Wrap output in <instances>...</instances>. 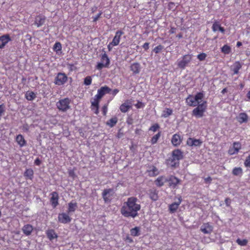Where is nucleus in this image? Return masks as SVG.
I'll return each instance as SVG.
<instances>
[{"instance_id": "obj_52", "label": "nucleus", "mask_w": 250, "mask_h": 250, "mask_svg": "<svg viewBox=\"0 0 250 250\" xmlns=\"http://www.w3.org/2000/svg\"><path fill=\"white\" fill-rule=\"evenodd\" d=\"M102 111H103V114L104 115H105L107 113V105H104L103 107Z\"/></svg>"}, {"instance_id": "obj_58", "label": "nucleus", "mask_w": 250, "mask_h": 250, "mask_svg": "<svg viewBox=\"0 0 250 250\" xmlns=\"http://www.w3.org/2000/svg\"><path fill=\"white\" fill-rule=\"evenodd\" d=\"M143 47L145 50H147L149 48V43L148 42L145 43Z\"/></svg>"}, {"instance_id": "obj_16", "label": "nucleus", "mask_w": 250, "mask_h": 250, "mask_svg": "<svg viewBox=\"0 0 250 250\" xmlns=\"http://www.w3.org/2000/svg\"><path fill=\"white\" fill-rule=\"evenodd\" d=\"M182 202L181 197H179L178 198V201L174 202L169 206V210L170 212H174L178 208L179 205Z\"/></svg>"}, {"instance_id": "obj_20", "label": "nucleus", "mask_w": 250, "mask_h": 250, "mask_svg": "<svg viewBox=\"0 0 250 250\" xmlns=\"http://www.w3.org/2000/svg\"><path fill=\"white\" fill-rule=\"evenodd\" d=\"M182 142V139L179 135L175 134L173 135L171 139V143L173 145L177 146L180 145Z\"/></svg>"}, {"instance_id": "obj_10", "label": "nucleus", "mask_w": 250, "mask_h": 250, "mask_svg": "<svg viewBox=\"0 0 250 250\" xmlns=\"http://www.w3.org/2000/svg\"><path fill=\"white\" fill-rule=\"evenodd\" d=\"M58 221L62 224H67L71 222V218L66 213H62L59 214Z\"/></svg>"}, {"instance_id": "obj_14", "label": "nucleus", "mask_w": 250, "mask_h": 250, "mask_svg": "<svg viewBox=\"0 0 250 250\" xmlns=\"http://www.w3.org/2000/svg\"><path fill=\"white\" fill-rule=\"evenodd\" d=\"M123 34L124 33L122 31H117L115 33V35L113 38L112 41L111 42V44L115 46L118 45L120 43L121 37Z\"/></svg>"}, {"instance_id": "obj_38", "label": "nucleus", "mask_w": 250, "mask_h": 250, "mask_svg": "<svg viewBox=\"0 0 250 250\" xmlns=\"http://www.w3.org/2000/svg\"><path fill=\"white\" fill-rule=\"evenodd\" d=\"M221 51L225 54H229L231 51V48L228 45H225L221 48Z\"/></svg>"}, {"instance_id": "obj_1", "label": "nucleus", "mask_w": 250, "mask_h": 250, "mask_svg": "<svg viewBox=\"0 0 250 250\" xmlns=\"http://www.w3.org/2000/svg\"><path fill=\"white\" fill-rule=\"evenodd\" d=\"M141 209V205L138 199L135 197L127 199L121 208V213L125 217L135 218L138 216V212Z\"/></svg>"}, {"instance_id": "obj_11", "label": "nucleus", "mask_w": 250, "mask_h": 250, "mask_svg": "<svg viewBox=\"0 0 250 250\" xmlns=\"http://www.w3.org/2000/svg\"><path fill=\"white\" fill-rule=\"evenodd\" d=\"M200 230L205 234H209L212 232L213 227L209 223H204L201 227Z\"/></svg>"}, {"instance_id": "obj_50", "label": "nucleus", "mask_w": 250, "mask_h": 250, "mask_svg": "<svg viewBox=\"0 0 250 250\" xmlns=\"http://www.w3.org/2000/svg\"><path fill=\"white\" fill-rule=\"evenodd\" d=\"M135 106L137 108H143L144 107L145 105L143 103H142V102H138L136 104H135Z\"/></svg>"}, {"instance_id": "obj_48", "label": "nucleus", "mask_w": 250, "mask_h": 250, "mask_svg": "<svg viewBox=\"0 0 250 250\" xmlns=\"http://www.w3.org/2000/svg\"><path fill=\"white\" fill-rule=\"evenodd\" d=\"M207 57V55L205 53H201L197 56V58L201 61H203Z\"/></svg>"}, {"instance_id": "obj_36", "label": "nucleus", "mask_w": 250, "mask_h": 250, "mask_svg": "<svg viewBox=\"0 0 250 250\" xmlns=\"http://www.w3.org/2000/svg\"><path fill=\"white\" fill-rule=\"evenodd\" d=\"M159 173L157 168L153 167L151 169L148 171V174L150 176H154L158 175Z\"/></svg>"}, {"instance_id": "obj_17", "label": "nucleus", "mask_w": 250, "mask_h": 250, "mask_svg": "<svg viewBox=\"0 0 250 250\" xmlns=\"http://www.w3.org/2000/svg\"><path fill=\"white\" fill-rule=\"evenodd\" d=\"M113 190L112 189H105L103 192V197L105 202H108L110 200V196L113 194Z\"/></svg>"}, {"instance_id": "obj_45", "label": "nucleus", "mask_w": 250, "mask_h": 250, "mask_svg": "<svg viewBox=\"0 0 250 250\" xmlns=\"http://www.w3.org/2000/svg\"><path fill=\"white\" fill-rule=\"evenodd\" d=\"M99 100H100V99H98L97 98H96L94 97V99L93 101H92L91 103V106L92 107L99 106Z\"/></svg>"}, {"instance_id": "obj_13", "label": "nucleus", "mask_w": 250, "mask_h": 250, "mask_svg": "<svg viewBox=\"0 0 250 250\" xmlns=\"http://www.w3.org/2000/svg\"><path fill=\"white\" fill-rule=\"evenodd\" d=\"M11 40L8 34H5L0 37V48H3L6 44Z\"/></svg>"}, {"instance_id": "obj_47", "label": "nucleus", "mask_w": 250, "mask_h": 250, "mask_svg": "<svg viewBox=\"0 0 250 250\" xmlns=\"http://www.w3.org/2000/svg\"><path fill=\"white\" fill-rule=\"evenodd\" d=\"M108 66L101 62L98 63L96 68L97 69L101 70L104 67H107Z\"/></svg>"}, {"instance_id": "obj_55", "label": "nucleus", "mask_w": 250, "mask_h": 250, "mask_svg": "<svg viewBox=\"0 0 250 250\" xmlns=\"http://www.w3.org/2000/svg\"><path fill=\"white\" fill-rule=\"evenodd\" d=\"M102 15V12L99 13L96 16L93 17L94 21H97Z\"/></svg>"}, {"instance_id": "obj_29", "label": "nucleus", "mask_w": 250, "mask_h": 250, "mask_svg": "<svg viewBox=\"0 0 250 250\" xmlns=\"http://www.w3.org/2000/svg\"><path fill=\"white\" fill-rule=\"evenodd\" d=\"M101 62L102 63H103L104 64H106L108 66L109 65L110 60L105 53L102 54L101 59Z\"/></svg>"}, {"instance_id": "obj_35", "label": "nucleus", "mask_w": 250, "mask_h": 250, "mask_svg": "<svg viewBox=\"0 0 250 250\" xmlns=\"http://www.w3.org/2000/svg\"><path fill=\"white\" fill-rule=\"evenodd\" d=\"M26 98L29 100H33L36 97L35 94L34 92L31 91H28L25 94Z\"/></svg>"}, {"instance_id": "obj_23", "label": "nucleus", "mask_w": 250, "mask_h": 250, "mask_svg": "<svg viewBox=\"0 0 250 250\" xmlns=\"http://www.w3.org/2000/svg\"><path fill=\"white\" fill-rule=\"evenodd\" d=\"M241 67V63L239 62H236L231 66V70L233 71L234 74H238Z\"/></svg>"}, {"instance_id": "obj_59", "label": "nucleus", "mask_w": 250, "mask_h": 250, "mask_svg": "<svg viewBox=\"0 0 250 250\" xmlns=\"http://www.w3.org/2000/svg\"><path fill=\"white\" fill-rule=\"evenodd\" d=\"M225 203L227 206H229L230 204V200L229 198L226 199Z\"/></svg>"}, {"instance_id": "obj_4", "label": "nucleus", "mask_w": 250, "mask_h": 250, "mask_svg": "<svg viewBox=\"0 0 250 250\" xmlns=\"http://www.w3.org/2000/svg\"><path fill=\"white\" fill-rule=\"evenodd\" d=\"M207 102L203 101L201 104L198 105L192 111V115L196 118H201L203 116L204 113L207 108Z\"/></svg>"}, {"instance_id": "obj_31", "label": "nucleus", "mask_w": 250, "mask_h": 250, "mask_svg": "<svg viewBox=\"0 0 250 250\" xmlns=\"http://www.w3.org/2000/svg\"><path fill=\"white\" fill-rule=\"evenodd\" d=\"M47 237L51 240L54 238H57V235L53 229L49 230L46 232Z\"/></svg>"}, {"instance_id": "obj_40", "label": "nucleus", "mask_w": 250, "mask_h": 250, "mask_svg": "<svg viewBox=\"0 0 250 250\" xmlns=\"http://www.w3.org/2000/svg\"><path fill=\"white\" fill-rule=\"evenodd\" d=\"M237 243L241 246H245L248 244V240L247 239H240L238 238L236 240Z\"/></svg>"}, {"instance_id": "obj_61", "label": "nucleus", "mask_w": 250, "mask_h": 250, "mask_svg": "<svg viewBox=\"0 0 250 250\" xmlns=\"http://www.w3.org/2000/svg\"><path fill=\"white\" fill-rule=\"evenodd\" d=\"M126 240L129 243H132L133 242V240L129 237H127Z\"/></svg>"}, {"instance_id": "obj_53", "label": "nucleus", "mask_w": 250, "mask_h": 250, "mask_svg": "<svg viewBox=\"0 0 250 250\" xmlns=\"http://www.w3.org/2000/svg\"><path fill=\"white\" fill-rule=\"evenodd\" d=\"M99 106H94V107H92V110L94 111V112L96 114H98V113H99Z\"/></svg>"}, {"instance_id": "obj_24", "label": "nucleus", "mask_w": 250, "mask_h": 250, "mask_svg": "<svg viewBox=\"0 0 250 250\" xmlns=\"http://www.w3.org/2000/svg\"><path fill=\"white\" fill-rule=\"evenodd\" d=\"M167 181V178L164 176L159 177L155 181L156 186L161 187L164 185V183Z\"/></svg>"}, {"instance_id": "obj_37", "label": "nucleus", "mask_w": 250, "mask_h": 250, "mask_svg": "<svg viewBox=\"0 0 250 250\" xmlns=\"http://www.w3.org/2000/svg\"><path fill=\"white\" fill-rule=\"evenodd\" d=\"M242 172V169L241 167H235L232 170V174L235 176H240Z\"/></svg>"}, {"instance_id": "obj_33", "label": "nucleus", "mask_w": 250, "mask_h": 250, "mask_svg": "<svg viewBox=\"0 0 250 250\" xmlns=\"http://www.w3.org/2000/svg\"><path fill=\"white\" fill-rule=\"evenodd\" d=\"M140 229L139 227H135L130 230V233L132 236H137L140 235Z\"/></svg>"}, {"instance_id": "obj_2", "label": "nucleus", "mask_w": 250, "mask_h": 250, "mask_svg": "<svg viewBox=\"0 0 250 250\" xmlns=\"http://www.w3.org/2000/svg\"><path fill=\"white\" fill-rule=\"evenodd\" d=\"M182 158V152L179 149H175L172 151L171 157L167 160V165L172 167H176L179 164V161Z\"/></svg>"}, {"instance_id": "obj_7", "label": "nucleus", "mask_w": 250, "mask_h": 250, "mask_svg": "<svg viewBox=\"0 0 250 250\" xmlns=\"http://www.w3.org/2000/svg\"><path fill=\"white\" fill-rule=\"evenodd\" d=\"M67 80V77L64 73H59L55 78V83L58 85L63 84Z\"/></svg>"}, {"instance_id": "obj_25", "label": "nucleus", "mask_w": 250, "mask_h": 250, "mask_svg": "<svg viewBox=\"0 0 250 250\" xmlns=\"http://www.w3.org/2000/svg\"><path fill=\"white\" fill-rule=\"evenodd\" d=\"M22 229L25 235H29L33 230V227L31 225L28 224L24 226Z\"/></svg>"}, {"instance_id": "obj_19", "label": "nucleus", "mask_w": 250, "mask_h": 250, "mask_svg": "<svg viewBox=\"0 0 250 250\" xmlns=\"http://www.w3.org/2000/svg\"><path fill=\"white\" fill-rule=\"evenodd\" d=\"M167 181L169 182V186L172 188H175L180 182L179 179L173 176H170Z\"/></svg>"}, {"instance_id": "obj_57", "label": "nucleus", "mask_w": 250, "mask_h": 250, "mask_svg": "<svg viewBox=\"0 0 250 250\" xmlns=\"http://www.w3.org/2000/svg\"><path fill=\"white\" fill-rule=\"evenodd\" d=\"M115 45H113V44H111V42H110L109 44L107 45V48L109 51H111L112 49V48Z\"/></svg>"}, {"instance_id": "obj_18", "label": "nucleus", "mask_w": 250, "mask_h": 250, "mask_svg": "<svg viewBox=\"0 0 250 250\" xmlns=\"http://www.w3.org/2000/svg\"><path fill=\"white\" fill-rule=\"evenodd\" d=\"M51 197L50 199V202L53 208L56 207V206L58 205V199H59V195L57 192H53L51 194Z\"/></svg>"}, {"instance_id": "obj_12", "label": "nucleus", "mask_w": 250, "mask_h": 250, "mask_svg": "<svg viewBox=\"0 0 250 250\" xmlns=\"http://www.w3.org/2000/svg\"><path fill=\"white\" fill-rule=\"evenodd\" d=\"M202 144V142L200 140L192 138H189L187 141V144L190 146H198Z\"/></svg>"}, {"instance_id": "obj_15", "label": "nucleus", "mask_w": 250, "mask_h": 250, "mask_svg": "<svg viewBox=\"0 0 250 250\" xmlns=\"http://www.w3.org/2000/svg\"><path fill=\"white\" fill-rule=\"evenodd\" d=\"M131 107V102L129 100H127L121 105L120 109L122 112L125 113L127 112Z\"/></svg>"}, {"instance_id": "obj_64", "label": "nucleus", "mask_w": 250, "mask_h": 250, "mask_svg": "<svg viewBox=\"0 0 250 250\" xmlns=\"http://www.w3.org/2000/svg\"><path fill=\"white\" fill-rule=\"evenodd\" d=\"M247 98H248L249 100H250V91L247 94Z\"/></svg>"}, {"instance_id": "obj_22", "label": "nucleus", "mask_w": 250, "mask_h": 250, "mask_svg": "<svg viewBox=\"0 0 250 250\" xmlns=\"http://www.w3.org/2000/svg\"><path fill=\"white\" fill-rule=\"evenodd\" d=\"M16 141L20 147H23L26 145V141L22 135L19 134L17 136Z\"/></svg>"}, {"instance_id": "obj_42", "label": "nucleus", "mask_w": 250, "mask_h": 250, "mask_svg": "<svg viewBox=\"0 0 250 250\" xmlns=\"http://www.w3.org/2000/svg\"><path fill=\"white\" fill-rule=\"evenodd\" d=\"M92 78L91 76H87L84 79V84L85 85H89L92 83Z\"/></svg>"}, {"instance_id": "obj_62", "label": "nucleus", "mask_w": 250, "mask_h": 250, "mask_svg": "<svg viewBox=\"0 0 250 250\" xmlns=\"http://www.w3.org/2000/svg\"><path fill=\"white\" fill-rule=\"evenodd\" d=\"M175 28H173V27L171 28L170 30H169V32L171 34L175 33Z\"/></svg>"}, {"instance_id": "obj_28", "label": "nucleus", "mask_w": 250, "mask_h": 250, "mask_svg": "<svg viewBox=\"0 0 250 250\" xmlns=\"http://www.w3.org/2000/svg\"><path fill=\"white\" fill-rule=\"evenodd\" d=\"M45 18L44 16H39L36 18L35 23L38 27L42 25L45 22Z\"/></svg>"}, {"instance_id": "obj_46", "label": "nucleus", "mask_w": 250, "mask_h": 250, "mask_svg": "<svg viewBox=\"0 0 250 250\" xmlns=\"http://www.w3.org/2000/svg\"><path fill=\"white\" fill-rule=\"evenodd\" d=\"M159 128V125L157 124H155L150 127L149 130L152 131L153 132H156Z\"/></svg>"}, {"instance_id": "obj_54", "label": "nucleus", "mask_w": 250, "mask_h": 250, "mask_svg": "<svg viewBox=\"0 0 250 250\" xmlns=\"http://www.w3.org/2000/svg\"><path fill=\"white\" fill-rule=\"evenodd\" d=\"M4 111V106L2 104L0 105V116H1L2 115V114H3Z\"/></svg>"}, {"instance_id": "obj_8", "label": "nucleus", "mask_w": 250, "mask_h": 250, "mask_svg": "<svg viewBox=\"0 0 250 250\" xmlns=\"http://www.w3.org/2000/svg\"><path fill=\"white\" fill-rule=\"evenodd\" d=\"M111 89L106 86H103L98 90L97 94L95 97L98 99H101L105 94L110 92Z\"/></svg>"}, {"instance_id": "obj_9", "label": "nucleus", "mask_w": 250, "mask_h": 250, "mask_svg": "<svg viewBox=\"0 0 250 250\" xmlns=\"http://www.w3.org/2000/svg\"><path fill=\"white\" fill-rule=\"evenodd\" d=\"M241 148V145L239 142H234L232 147H230L228 153L229 155H233L237 153Z\"/></svg>"}, {"instance_id": "obj_34", "label": "nucleus", "mask_w": 250, "mask_h": 250, "mask_svg": "<svg viewBox=\"0 0 250 250\" xmlns=\"http://www.w3.org/2000/svg\"><path fill=\"white\" fill-rule=\"evenodd\" d=\"M24 176L28 179H32L33 176V171L32 169H27L24 174Z\"/></svg>"}, {"instance_id": "obj_6", "label": "nucleus", "mask_w": 250, "mask_h": 250, "mask_svg": "<svg viewBox=\"0 0 250 250\" xmlns=\"http://www.w3.org/2000/svg\"><path fill=\"white\" fill-rule=\"evenodd\" d=\"M192 56L191 55H186L181 59L178 61V66L181 68H185V67L190 62Z\"/></svg>"}, {"instance_id": "obj_32", "label": "nucleus", "mask_w": 250, "mask_h": 250, "mask_svg": "<svg viewBox=\"0 0 250 250\" xmlns=\"http://www.w3.org/2000/svg\"><path fill=\"white\" fill-rule=\"evenodd\" d=\"M118 119L117 117H113L111 118L109 121H108L106 123L107 125L112 127L114 126L116 123H117Z\"/></svg>"}, {"instance_id": "obj_5", "label": "nucleus", "mask_w": 250, "mask_h": 250, "mask_svg": "<svg viewBox=\"0 0 250 250\" xmlns=\"http://www.w3.org/2000/svg\"><path fill=\"white\" fill-rule=\"evenodd\" d=\"M70 99L66 98L59 100L56 103V106L59 110L65 112L70 108Z\"/></svg>"}, {"instance_id": "obj_26", "label": "nucleus", "mask_w": 250, "mask_h": 250, "mask_svg": "<svg viewBox=\"0 0 250 250\" xmlns=\"http://www.w3.org/2000/svg\"><path fill=\"white\" fill-rule=\"evenodd\" d=\"M130 69L135 74H138L140 71V65L138 63H134L130 66Z\"/></svg>"}, {"instance_id": "obj_60", "label": "nucleus", "mask_w": 250, "mask_h": 250, "mask_svg": "<svg viewBox=\"0 0 250 250\" xmlns=\"http://www.w3.org/2000/svg\"><path fill=\"white\" fill-rule=\"evenodd\" d=\"M35 164L37 166H39L41 164V161L39 158H37L35 160Z\"/></svg>"}, {"instance_id": "obj_41", "label": "nucleus", "mask_w": 250, "mask_h": 250, "mask_svg": "<svg viewBox=\"0 0 250 250\" xmlns=\"http://www.w3.org/2000/svg\"><path fill=\"white\" fill-rule=\"evenodd\" d=\"M172 113V109L170 108H166L164 111L163 116L166 118L171 115Z\"/></svg>"}, {"instance_id": "obj_44", "label": "nucleus", "mask_w": 250, "mask_h": 250, "mask_svg": "<svg viewBox=\"0 0 250 250\" xmlns=\"http://www.w3.org/2000/svg\"><path fill=\"white\" fill-rule=\"evenodd\" d=\"M53 49L56 51H60L62 49V45L61 43L59 42H56L54 45Z\"/></svg>"}, {"instance_id": "obj_27", "label": "nucleus", "mask_w": 250, "mask_h": 250, "mask_svg": "<svg viewBox=\"0 0 250 250\" xmlns=\"http://www.w3.org/2000/svg\"><path fill=\"white\" fill-rule=\"evenodd\" d=\"M248 115L245 113H241L239 114L237 118L238 121L240 123L247 122L248 121Z\"/></svg>"}, {"instance_id": "obj_30", "label": "nucleus", "mask_w": 250, "mask_h": 250, "mask_svg": "<svg viewBox=\"0 0 250 250\" xmlns=\"http://www.w3.org/2000/svg\"><path fill=\"white\" fill-rule=\"evenodd\" d=\"M77 207V205L76 203L71 202L68 204V213L73 212L75 211Z\"/></svg>"}, {"instance_id": "obj_3", "label": "nucleus", "mask_w": 250, "mask_h": 250, "mask_svg": "<svg viewBox=\"0 0 250 250\" xmlns=\"http://www.w3.org/2000/svg\"><path fill=\"white\" fill-rule=\"evenodd\" d=\"M204 94L202 92L198 93L195 96L189 95L186 99V102L189 106H196L204 101Z\"/></svg>"}, {"instance_id": "obj_21", "label": "nucleus", "mask_w": 250, "mask_h": 250, "mask_svg": "<svg viewBox=\"0 0 250 250\" xmlns=\"http://www.w3.org/2000/svg\"><path fill=\"white\" fill-rule=\"evenodd\" d=\"M212 29L213 32H216L218 30L220 31L221 33H225V29L223 27H222L219 22L215 21L213 23Z\"/></svg>"}, {"instance_id": "obj_49", "label": "nucleus", "mask_w": 250, "mask_h": 250, "mask_svg": "<svg viewBox=\"0 0 250 250\" xmlns=\"http://www.w3.org/2000/svg\"><path fill=\"white\" fill-rule=\"evenodd\" d=\"M163 48V46L161 45H158L154 48L153 51L155 53H158L161 50H162Z\"/></svg>"}, {"instance_id": "obj_51", "label": "nucleus", "mask_w": 250, "mask_h": 250, "mask_svg": "<svg viewBox=\"0 0 250 250\" xmlns=\"http://www.w3.org/2000/svg\"><path fill=\"white\" fill-rule=\"evenodd\" d=\"M245 165L246 167H250V155L247 158Z\"/></svg>"}, {"instance_id": "obj_56", "label": "nucleus", "mask_w": 250, "mask_h": 250, "mask_svg": "<svg viewBox=\"0 0 250 250\" xmlns=\"http://www.w3.org/2000/svg\"><path fill=\"white\" fill-rule=\"evenodd\" d=\"M212 181V179L210 177H208L207 178H205V181L206 183H210Z\"/></svg>"}, {"instance_id": "obj_63", "label": "nucleus", "mask_w": 250, "mask_h": 250, "mask_svg": "<svg viewBox=\"0 0 250 250\" xmlns=\"http://www.w3.org/2000/svg\"><path fill=\"white\" fill-rule=\"evenodd\" d=\"M237 46L239 47L242 45V43L240 42H238L236 44Z\"/></svg>"}, {"instance_id": "obj_39", "label": "nucleus", "mask_w": 250, "mask_h": 250, "mask_svg": "<svg viewBox=\"0 0 250 250\" xmlns=\"http://www.w3.org/2000/svg\"><path fill=\"white\" fill-rule=\"evenodd\" d=\"M150 198L153 201H156L158 199L157 193L156 190H151L149 194Z\"/></svg>"}, {"instance_id": "obj_43", "label": "nucleus", "mask_w": 250, "mask_h": 250, "mask_svg": "<svg viewBox=\"0 0 250 250\" xmlns=\"http://www.w3.org/2000/svg\"><path fill=\"white\" fill-rule=\"evenodd\" d=\"M160 137V132L158 133L157 134H156L155 136H154L151 140V142L152 144H154L156 143L157 142L158 139Z\"/></svg>"}]
</instances>
